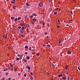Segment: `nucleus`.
I'll list each match as a JSON object with an SVG mask.
<instances>
[{"label": "nucleus", "instance_id": "nucleus-1", "mask_svg": "<svg viewBox=\"0 0 80 80\" xmlns=\"http://www.w3.org/2000/svg\"><path fill=\"white\" fill-rule=\"evenodd\" d=\"M39 7L42 8L43 7V3L42 2H40L38 4Z\"/></svg>", "mask_w": 80, "mask_h": 80}, {"label": "nucleus", "instance_id": "nucleus-2", "mask_svg": "<svg viewBox=\"0 0 80 80\" xmlns=\"http://www.w3.org/2000/svg\"><path fill=\"white\" fill-rule=\"evenodd\" d=\"M7 34H6V35L4 34L3 35V38H5V39H6L7 38Z\"/></svg>", "mask_w": 80, "mask_h": 80}, {"label": "nucleus", "instance_id": "nucleus-3", "mask_svg": "<svg viewBox=\"0 0 80 80\" xmlns=\"http://www.w3.org/2000/svg\"><path fill=\"white\" fill-rule=\"evenodd\" d=\"M26 68H28V70H30V66H29L27 65Z\"/></svg>", "mask_w": 80, "mask_h": 80}, {"label": "nucleus", "instance_id": "nucleus-4", "mask_svg": "<svg viewBox=\"0 0 80 80\" xmlns=\"http://www.w3.org/2000/svg\"><path fill=\"white\" fill-rule=\"evenodd\" d=\"M31 49H32V47L31 46H29V50H31V51H33V50H31Z\"/></svg>", "mask_w": 80, "mask_h": 80}, {"label": "nucleus", "instance_id": "nucleus-5", "mask_svg": "<svg viewBox=\"0 0 80 80\" xmlns=\"http://www.w3.org/2000/svg\"><path fill=\"white\" fill-rule=\"evenodd\" d=\"M20 32L21 33H23V32L22 30L20 29Z\"/></svg>", "mask_w": 80, "mask_h": 80}, {"label": "nucleus", "instance_id": "nucleus-6", "mask_svg": "<svg viewBox=\"0 0 80 80\" xmlns=\"http://www.w3.org/2000/svg\"><path fill=\"white\" fill-rule=\"evenodd\" d=\"M67 53H68V54H71V52H70L69 51H68Z\"/></svg>", "mask_w": 80, "mask_h": 80}, {"label": "nucleus", "instance_id": "nucleus-7", "mask_svg": "<svg viewBox=\"0 0 80 80\" xmlns=\"http://www.w3.org/2000/svg\"><path fill=\"white\" fill-rule=\"evenodd\" d=\"M26 58H27V59H28V60H29V59H30V57H29L28 56H27L26 57Z\"/></svg>", "mask_w": 80, "mask_h": 80}, {"label": "nucleus", "instance_id": "nucleus-8", "mask_svg": "<svg viewBox=\"0 0 80 80\" xmlns=\"http://www.w3.org/2000/svg\"><path fill=\"white\" fill-rule=\"evenodd\" d=\"M32 15L33 16H34V17H36V16H37V14H35V13H33V14H32Z\"/></svg>", "mask_w": 80, "mask_h": 80}, {"label": "nucleus", "instance_id": "nucleus-9", "mask_svg": "<svg viewBox=\"0 0 80 80\" xmlns=\"http://www.w3.org/2000/svg\"><path fill=\"white\" fill-rule=\"evenodd\" d=\"M26 5L28 7H29V6H30V4H28V3L27 2L26 3Z\"/></svg>", "mask_w": 80, "mask_h": 80}, {"label": "nucleus", "instance_id": "nucleus-10", "mask_svg": "<svg viewBox=\"0 0 80 80\" xmlns=\"http://www.w3.org/2000/svg\"><path fill=\"white\" fill-rule=\"evenodd\" d=\"M25 29V28H24V27H22L21 28V30H23Z\"/></svg>", "mask_w": 80, "mask_h": 80}, {"label": "nucleus", "instance_id": "nucleus-11", "mask_svg": "<svg viewBox=\"0 0 80 80\" xmlns=\"http://www.w3.org/2000/svg\"><path fill=\"white\" fill-rule=\"evenodd\" d=\"M11 3H15V0H13V1H12L11 2Z\"/></svg>", "mask_w": 80, "mask_h": 80}, {"label": "nucleus", "instance_id": "nucleus-12", "mask_svg": "<svg viewBox=\"0 0 80 80\" xmlns=\"http://www.w3.org/2000/svg\"><path fill=\"white\" fill-rule=\"evenodd\" d=\"M51 66L53 67H55V65H54L52 63L51 64Z\"/></svg>", "mask_w": 80, "mask_h": 80}, {"label": "nucleus", "instance_id": "nucleus-13", "mask_svg": "<svg viewBox=\"0 0 80 80\" xmlns=\"http://www.w3.org/2000/svg\"><path fill=\"white\" fill-rule=\"evenodd\" d=\"M8 70V68H5L3 70V71H6Z\"/></svg>", "mask_w": 80, "mask_h": 80}, {"label": "nucleus", "instance_id": "nucleus-14", "mask_svg": "<svg viewBox=\"0 0 80 80\" xmlns=\"http://www.w3.org/2000/svg\"><path fill=\"white\" fill-rule=\"evenodd\" d=\"M20 36H21L22 37H23V38H24V35H21L20 34Z\"/></svg>", "mask_w": 80, "mask_h": 80}, {"label": "nucleus", "instance_id": "nucleus-15", "mask_svg": "<svg viewBox=\"0 0 80 80\" xmlns=\"http://www.w3.org/2000/svg\"><path fill=\"white\" fill-rule=\"evenodd\" d=\"M62 79H63V80H64V79L66 80V77H65V78L62 77Z\"/></svg>", "mask_w": 80, "mask_h": 80}, {"label": "nucleus", "instance_id": "nucleus-16", "mask_svg": "<svg viewBox=\"0 0 80 80\" xmlns=\"http://www.w3.org/2000/svg\"><path fill=\"white\" fill-rule=\"evenodd\" d=\"M62 74H59L58 75V77H62Z\"/></svg>", "mask_w": 80, "mask_h": 80}, {"label": "nucleus", "instance_id": "nucleus-17", "mask_svg": "<svg viewBox=\"0 0 80 80\" xmlns=\"http://www.w3.org/2000/svg\"><path fill=\"white\" fill-rule=\"evenodd\" d=\"M13 9H14V10L16 9V6H13Z\"/></svg>", "mask_w": 80, "mask_h": 80}, {"label": "nucleus", "instance_id": "nucleus-18", "mask_svg": "<svg viewBox=\"0 0 80 80\" xmlns=\"http://www.w3.org/2000/svg\"><path fill=\"white\" fill-rule=\"evenodd\" d=\"M68 66L67 65L66 67V70H67V69H68Z\"/></svg>", "mask_w": 80, "mask_h": 80}, {"label": "nucleus", "instance_id": "nucleus-19", "mask_svg": "<svg viewBox=\"0 0 80 80\" xmlns=\"http://www.w3.org/2000/svg\"><path fill=\"white\" fill-rule=\"evenodd\" d=\"M33 21H34V22H36V21H37V20H36V19H33Z\"/></svg>", "mask_w": 80, "mask_h": 80}, {"label": "nucleus", "instance_id": "nucleus-20", "mask_svg": "<svg viewBox=\"0 0 80 80\" xmlns=\"http://www.w3.org/2000/svg\"><path fill=\"white\" fill-rule=\"evenodd\" d=\"M23 61H24V62H27V60L25 59H24L23 60Z\"/></svg>", "mask_w": 80, "mask_h": 80}, {"label": "nucleus", "instance_id": "nucleus-21", "mask_svg": "<svg viewBox=\"0 0 80 80\" xmlns=\"http://www.w3.org/2000/svg\"><path fill=\"white\" fill-rule=\"evenodd\" d=\"M54 15H57V12H55L54 13Z\"/></svg>", "mask_w": 80, "mask_h": 80}, {"label": "nucleus", "instance_id": "nucleus-22", "mask_svg": "<svg viewBox=\"0 0 80 80\" xmlns=\"http://www.w3.org/2000/svg\"><path fill=\"white\" fill-rule=\"evenodd\" d=\"M59 43H62V41H61V40H59Z\"/></svg>", "mask_w": 80, "mask_h": 80}, {"label": "nucleus", "instance_id": "nucleus-23", "mask_svg": "<svg viewBox=\"0 0 80 80\" xmlns=\"http://www.w3.org/2000/svg\"><path fill=\"white\" fill-rule=\"evenodd\" d=\"M30 75H33V72H31L30 73Z\"/></svg>", "mask_w": 80, "mask_h": 80}, {"label": "nucleus", "instance_id": "nucleus-24", "mask_svg": "<svg viewBox=\"0 0 80 80\" xmlns=\"http://www.w3.org/2000/svg\"><path fill=\"white\" fill-rule=\"evenodd\" d=\"M20 19H21V18H20V17H19L18 18V20H20Z\"/></svg>", "mask_w": 80, "mask_h": 80}, {"label": "nucleus", "instance_id": "nucleus-25", "mask_svg": "<svg viewBox=\"0 0 80 80\" xmlns=\"http://www.w3.org/2000/svg\"><path fill=\"white\" fill-rule=\"evenodd\" d=\"M14 70V72H17V68H15Z\"/></svg>", "mask_w": 80, "mask_h": 80}, {"label": "nucleus", "instance_id": "nucleus-26", "mask_svg": "<svg viewBox=\"0 0 80 80\" xmlns=\"http://www.w3.org/2000/svg\"><path fill=\"white\" fill-rule=\"evenodd\" d=\"M70 80V76H68V80Z\"/></svg>", "mask_w": 80, "mask_h": 80}, {"label": "nucleus", "instance_id": "nucleus-27", "mask_svg": "<svg viewBox=\"0 0 80 80\" xmlns=\"http://www.w3.org/2000/svg\"><path fill=\"white\" fill-rule=\"evenodd\" d=\"M17 20V18H16L15 19L14 21H15V22H16Z\"/></svg>", "mask_w": 80, "mask_h": 80}, {"label": "nucleus", "instance_id": "nucleus-28", "mask_svg": "<svg viewBox=\"0 0 80 80\" xmlns=\"http://www.w3.org/2000/svg\"><path fill=\"white\" fill-rule=\"evenodd\" d=\"M11 20H13V19H14V17H11Z\"/></svg>", "mask_w": 80, "mask_h": 80}, {"label": "nucleus", "instance_id": "nucleus-29", "mask_svg": "<svg viewBox=\"0 0 80 80\" xmlns=\"http://www.w3.org/2000/svg\"><path fill=\"white\" fill-rule=\"evenodd\" d=\"M50 45H47V47H48V48H49V47H50Z\"/></svg>", "mask_w": 80, "mask_h": 80}, {"label": "nucleus", "instance_id": "nucleus-30", "mask_svg": "<svg viewBox=\"0 0 80 80\" xmlns=\"http://www.w3.org/2000/svg\"><path fill=\"white\" fill-rule=\"evenodd\" d=\"M40 53L38 52V53L36 54V55H40Z\"/></svg>", "mask_w": 80, "mask_h": 80}, {"label": "nucleus", "instance_id": "nucleus-31", "mask_svg": "<svg viewBox=\"0 0 80 80\" xmlns=\"http://www.w3.org/2000/svg\"><path fill=\"white\" fill-rule=\"evenodd\" d=\"M35 24V22H32V25H34V24Z\"/></svg>", "mask_w": 80, "mask_h": 80}, {"label": "nucleus", "instance_id": "nucleus-32", "mask_svg": "<svg viewBox=\"0 0 80 80\" xmlns=\"http://www.w3.org/2000/svg\"><path fill=\"white\" fill-rule=\"evenodd\" d=\"M24 76L25 77H26L27 76V74H24Z\"/></svg>", "mask_w": 80, "mask_h": 80}, {"label": "nucleus", "instance_id": "nucleus-33", "mask_svg": "<svg viewBox=\"0 0 80 80\" xmlns=\"http://www.w3.org/2000/svg\"><path fill=\"white\" fill-rule=\"evenodd\" d=\"M17 60H19V58H16Z\"/></svg>", "mask_w": 80, "mask_h": 80}, {"label": "nucleus", "instance_id": "nucleus-34", "mask_svg": "<svg viewBox=\"0 0 80 80\" xmlns=\"http://www.w3.org/2000/svg\"><path fill=\"white\" fill-rule=\"evenodd\" d=\"M5 78H2V79H1V80H5Z\"/></svg>", "mask_w": 80, "mask_h": 80}, {"label": "nucleus", "instance_id": "nucleus-35", "mask_svg": "<svg viewBox=\"0 0 80 80\" xmlns=\"http://www.w3.org/2000/svg\"><path fill=\"white\" fill-rule=\"evenodd\" d=\"M28 48V46H25V48Z\"/></svg>", "mask_w": 80, "mask_h": 80}, {"label": "nucleus", "instance_id": "nucleus-36", "mask_svg": "<svg viewBox=\"0 0 80 80\" xmlns=\"http://www.w3.org/2000/svg\"><path fill=\"white\" fill-rule=\"evenodd\" d=\"M25 25V24L24 23H22V24H21V25Z\"/></svg>", "mask_w": 80, "mask_h": 80}, {"label": "nucleus", "instance_id": "nucleus-37", "mask_svg": "<svg viewBox=\"0 0 80 80\" xmlns=\"http://www.w3.org/2000/svg\"><path fill=\"white\" fill-rule=\"evenodd\" d=\"M25 55H27L28 54V52H25Z\"/></svg>", "mask_w": 80, "mask_h": 80}, {"label": "nucleus", "instance_id": "nucleus-38", "mask_svg": "<svg viewBox=\"0 0 80 80\" xmlns=\"http://www.w3.org/2000/svg\"><path fill=\"white\" fill-rule=\"evenodd\" d=\"M30 78V79L31 80H33V78L32 77H31Z\"/></svg>", "mask_w": 80, "mask_h": 80}, {"label": "nucleus", "instance_id": "nucleus-39", "mask_svg": "<svg viewBox=\"0 0 80 80\" xmlns=\"http://www.w3.org/2000/svg\"><path fill=\"white\" fill-rule=\"evenodd\" d=\"M47 32H45L44 33V34H45V35H47Z\"/></svg>", "mask_w": 80, "mask_h": 80}, {"label": "nucleus", "instance_id": "nucleus-40", "mask_svg": "<svg viewBox=\"0 0 80 80\" xmlns=\"http://www.w3.org/2000/svg\"><path fill=\"white\" fill-rule=\"evenodd\" d=\"M20 57H23V55L22 54L20 56Z\"/></svg>", "mask_w": 80, "mask_h": 80}, {"label": "nucleus", "instance_id": "nucleus-41", "mask_svg": "<svg viewBox=\"0 0 80 80\" xmlns=\"http://www.w3.org/2000/svg\"><path fill=\"white\" fill-rule=\"evenodd\" d=\"M8 75V73L7 72V73H6V75Z\"/></svg>", "mask_w": 80, "mask_h": 80}, {"label": "nucleus", "instance_id": "nucleus-42", "mask_svg": "<svg viewBox=\"0 0 80 80\" xmlns=\"http://www.w3.org/2000/svg\"><path fill=\"white\" fill-rule=\"evenodd\" d=\"M8 80H11V78H8Z\"/></svg>", "mask_w": 80, "mask_h": 80}, {"label": "nucleus", "instance_id": "nucleus-43", "mask_svg": "<svg viewBox=\"0 0 80 80\" xmlns=\"http://www.w3.org/2000/svg\"><path fill=\"white\" fill-rule=\"evenodd\" d=\"M10 67H13V65H12V64H11V65H10Z\"/></svg>", "mask_w": 80, "mask_h": 80}, {"label": "nucleus", "instance_id": "nucleus-44", "mask_svg": "<svg viewBox=\"0 0 80 80\" xmlns=\"http://www.w3.org/2000/svg\"><path fill=\"white\" fill-rule=\"evenodd\" d=\"M17 56L18 57H20V55H19V54H18L17 55Z\"/></svg>", "mask_w": 80, "mask_h": 80}, {"label": "nucleus", "instance_id": "nucleus-45", "mask_svg": "<svg viewBox=\"0 0 80 80\" xmlns=\"http://www.w3.org/2000/svg\"><path fill=\"white\" fill-rule=\"evenodd\" d=\"M57 28H60V26H57Z\"/></svg>", "mask_w": 80, "mask_h": 80}, {"label": "nucleus", "instance_id": "nucleus-46", "mask_svg": "<svg viewBox=\"0 0 80 80\" xmlns=\"http://www.w3.org/2000/svg\"><path fill=\"white\" fill-rule=\"evenodd\" d=\"M70 13H71V14H72V11H70Z\"/></svg>", "mask_w": 80, "mask_h": 80}, {"label": "nucleus", "instance_id": "nucleus-47", "mask_svg": "<svg viewBox=\"0 0 80 80\" xmlns=\"http://www.w3.org/2000/svg\"><path fill=\"white\" fill-rule=\"evenodd\" d=\"M58 22H59V23H60V20L59 19H58Z\"/></svg>", "mask_w": 80, "mask_h": 80}, {"label": "nucleus", "instance_id": "nucleus-48", "mask_svg": "<svg viewBox=\"0 0 80 80\" xmlns=\"http://www.w3.org/2000/svg\"><path fill=\"white\" fill-rule=\"evenodd\" d=\"M21 28V27H18V29H20Z\"/></svg>", "mask_w": 80, "mask_h": 80}, {"label": "nucleus", "instance_id": "nucleus-49", "mask_svg": "<svg viewBox=\"0 0 80 80\" xmlns=\"http://www.w3.org/2000/svg\"><path fill=\"white\" fill-rule=\"evenodd\" d=\"M66 26H67V27H68V26H69V25H68V24H67V25H66Z\"/></svg>", "mask_w": 80, "mask_h": 80}, {"label": "nucleus", "instance_id": "nucleus-50", "mask_svg": "<svg viewBox=\"0 0 80 80\" xmlns=\"http://www.w3.org/2000/svg\"><path fill=\"white\" fill-rule=\"evenodd\" d=\"M58 10V8H57L56 9H55V10Z\"/></svg>", "mask_w": 80, "mask_h": 80}, {"label": "nucleus", "instance_id": "nucleus-51", "mask_svg": "<svg viewBox=\"0 0 80 80\" xmlns=\"http://www.w3.org/2000/svg\"><path fill=\"white\" fill-rule=\"evenodd\" d=\"M20 73H18V75H19V76H20Z\"/></svg>", "mask_w": 80, "mask_h": 80}, {"label": "nucleus", "instance_id": "nucleus-52", "mask_svg": "<svg viewBox=\"0 0 80 80\" xmlns=\"http://www.w3.org/2000/svg\"><path fill=\"white\" fill-rule=\"evenodd\" d=\"M69 21H70V23H72V22H71V21L70 20Z\"/></svg>", "mask_w": 80, "mask_h": 80}, {"label": "nucleus", "instance_id": "nucleus-53", "mask_svg": "<svg viewBox=\"0 0 80 80\" xmlns=\"http://www.w3.org/2000/svg\"><path fill=\"white\" fill-rule=\"evenodd\" d=\"M45 23H43V25H45Z\"/></svg>", "mask_w": 80, "mask_h": 80}, {"label": "nucleus", "instance_id": "nucleus-54", "mask_svg": "<svg viewBox=\"0 0 80 80\" xmlns=\"http://www.w3.org/2000/svg\"><path fill=\"white\" fill-rule=\"evenodd\" d=\"M27 16H25V18H27Z\"/></svg>", "mask_w": 80, "mask_h": 80}, {"label": "nucleus", "instance_id": "nucleus-55", "mask_svg": "<svg viewBox=\"0 0 80 80\" xmlns=\"http://www.w3.org/2000/svg\"><path fill=\"white\" fill-rule=\"evenodd\" d=\"M66 74H68V72H66Z\"/></svg>", "mask_w": 80, "mask_h": 80}, {"label": "nucleus", "instance_id": "nucleus-56", "mask_svg": "<svg viewBox=\"0 0 80 80\" xmlns=\"http://www.w3.org/2000/svg\"><path fill=\"white\" fill-rule=\"evenodd\" d=\"M50 80H53V78H52Z\"/></svg>", "mask_w": 80, "mask_h": 80}, {"label": "nucleus", "instance_id": "nucleus-57", "mask_svg": "<svg viewBox=\"0 0 80 80\" xmlns=\"http://www.w3.org/2000/svg\"><path fill=\"white\" fill-rule=\"evenodd\" d=\"M47 74L48 75H49V73H48V72H47Z\"/></svg>", "mask_w": 80, "mask_h": 80}, {"label": "nucleus", "instance_id": "nucleus-58", "mask_svg": "<svg viewBox=\"0 0 80 80\" xmlns=\"http://www.w3.org/2000/svg\"><path fill=\"white\" fill-rule=\"evenodd\" d=\"M48 22H50V20H48Z\"/></svg>", "mask_w": 80, "mask_h": 80}, {"label": "nucleus", "instance_id": "nucleus-59", "mask_svg": "<svg viewBox=\"0 0 80 80\" xmlns=\"http://www.w3.org/2000/svg\"><path fill=\"white\" fill-rule=\"evenodd\" d=\"M78 70H79L80 69V68L78 67Z\"/></svg>", "mask_w": 80, "mask_h": 80}, {"label": "nucleus", "instance_id": "nucleus-60", "mask_svg": "<svg viewBox=\"0 0 80 80\" xmlns=\"http://www.w3.org/2000/svg\"><path fill=\"white\" fill-rule=\"evenodd\" d=\"M32 17H33V16H31V18H32Z\"/></svg>", "mask_w": 80, "mask_h": 80}, {"label": "nucleus", "instance_id": "nucleus-61", "mask_svg": "<svg viewBox=\"0 0 80 80\" xmlns=\"http://www.w3.org/2000/svg\"><path fill=\"white\" fill-rule=\"evenodd\" d=\"M43 46H45V45L43 44Z\"/></svg>", "mask_w": 80, "mask_h": 80}, {"label": "nucleus", "instance_id": "nucleus-62", "mask_svg": "<svg viewBox=\"0 0 80 80\" xmlns=\"http://www.w3.org/2000/svg\"><path fill=\"white\" fill-rule=\"evenodd\" d=\"M48 43H50V41H48Z\"/></svg>", "mask_w": 80, "mask_h": 80}, {"label": "nucleus", "instance_id": "nucleus-63", "mask_svg": "<svg viewBox=\"0 0 80 80\" xmlns=\"http://www.w3.org/2000/svg\"><path fill=\"white\" fill-rule=\"evenodd\" d=\"M10 47H9V49H10Z\"/></svg>", "mask_w": 80, "mask_h": 80}, {"label": "nucleus", "instance_id": "nucleus-64", "mask_svg": "<svg viewBox=\"0 0 80 80\" xmlns=\"http://www.w3.org/2000/svg\"><path fill=\"white\" fill-rule=\"evenodd\" d=\"M12 80H15V79H13Z\"/></svg>", "mask_w": 80, "mask_h": 80}]
</instances>
